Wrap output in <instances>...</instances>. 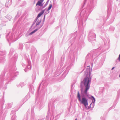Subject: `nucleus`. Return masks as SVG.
<instances>
[{"mask_svg":"<svg viewBox=\"0 0 120 120\" xmlns=\"http://www.w3.org/2000/svg\"><path fill=\"white\" fill-rule=\"evenodd\" d=\"M77 97L79 101L82 104H83L85 106H86L88 105L87 100L85 98H82V100H81L80 95L79 91L78 92Z\"/></svg>","mask_w":120,"mask_h":120,"instance_id":"nucleus-2","label":"nucleus"},{"mask_svg":"<svg viewBox=\"0 0 120 120\" xmlns=\"http://www.w3.org/2000/svg\"><path fill=\"white\" fill-rule=\"evenodd\" d=\"M52 7V4H50L48 8L47 9V11H48L50 10L51 8Z\"/></svg>","mask_w":120,"mask_h":120,"instance_id":"nucleus-6","label":"nucleus"},{"mask_svg":"<svg viewBox=\"0 0 120 120\" xmlns=\"http://www.w3.org/2000/svg\"><path fill=\"white\" fill-rule=\"evenodd\" d=\"M75 120H77V119H76Z\"/></svg>","mask_w":120,"mask_h":120,"instance_id":"nucleus-13","label":"nucleus"},{"mask_svg":"<svg viewBox=\"0 0 120 120\" xmlns=\"http://www.w3.org/2000/svg\"><path fill=\"white\" fill-rule=\"evenodd\" d=\"M42 2H41L39 0L37 3L36 5V6L37 5H39V6H41L43 5L42 4Z\"/></svg>","mask_w":120,"mask_h":120,"instance_id":"nucleus-4","label":"nucleus"},{"mask_svg":"<svg viewBox=\"0 0 120 120\" xmlns=\"http://www.w3.org/2000/svg\"><path fill=\"white\" fill-rule=\"evenodd\" d=\"M38 30V29H36L33 31L32 32L29 34L30 35H31L33 33L36 32Z\"/></svg>","mask_w":120,"mask_h":120,"instance_id":"nucleus-5","label":"nucleus"},{"mask_svg":"<svg viewBox=\"0 0 120 120\" xmlns=\"http://www.w3.org/2000/svg\"><path fill=\"white\" fill-rule=\"evenodd\" d=\"M41 20H40L38 21L37 22L36 25L37 26H38V25H39L41 23Z\"/></svg>","mask_w":120,"mask_h":120,"instance_id":"nucleus-7","label":"nucleus"},{"mask_svg":"<svg viewBox=\"0 0 120 120\" xmlns=\"http://www.w3.org/2000/svg\"><path fill=\"white\" fill-rule=\"evenodd\" d=\"M93 98L95 100V98H94V97H93Z\"/></svg>","mask_w":120,"mask_h":120,"instance_id":"nucleus-11","label":"nucleus"},{"mask_svg":"<svg viewBox=\"0 0 120 120\" xmlns=\"http://www.w3.org/2000/svg\"><path fill=\"white\" fill-rule=\"evenodd\" d=\"M119 77L120 78V74L119 75Z\"/></svg>","mask_w":120,"mask_h":120,"instance_id":"nucleus-12","label":"nucleus"},{"mask_svg":"<svg viewBox=\"0 0 120 120\" xmlns=\"http://www.w3.org/2000/svg\"><path fill=\"white\" fill-rule=\"evenodd\" d=\"M87 67V69L86 72H88L86 76L82 82L83 83L84 86L86 87L85 90L84 91V93L86 94H87V91L90 88L89 83L91 81V78L90 75V66H88Z\"/></svg>","mask_w":120,"mask_h":120,"instance_id":"nucleus-1","label":"nucleus"},{"mask_svg":"<svg viewBox=\"0 0 120 120\" xmlns=\"http://www.w3.org/2000/svg\"><path fill=\"white\" fill-rule=\"evenodd\" d=\"M114 68V67H113L112 69V70H113Z\"/></svg>","mask_w":120,"mask_h":120,"instance_id":"nucleus-10","label":"nucleus"},{"mask_svg":"<svg viewBox=\"0 0 120 120\" xmlns=\"http://www.w3.org/2000/svg\"><path fill=\"white\" fill-rule=\"evenodd\" d=\"M44 12V11H42L40 12L38 14V16H37V18H38L40 17L41 16V15L43 14Z\"/></svg>","mask_w":120,"mask_h":120,"instance_id":"nucleus-3","label":"nucleus"},{"mask_svg":"<svg viewBox=\"0 0 120 120\" xmlns=\"http://www.w3.org/2000/svg\"><path fill=\"white\" fill-rule=\"evenodd\" d=\"M118 59L120 61V54L119 55V57L118 58Z\"/></svg>","mask_w":120,"mask_h":120,"instance_id":"nucleus-8","label":"nucleus"},{"mask_svg":"<svg viewBox=\"0 0 120 120\" xmlns=\"http://www.w3.org/2000/svg\"><path fill=\"white\" fill-rule=\"evenodd\" d=\"M44 0H40L39 1L42 3Z\"/></svg>","mask_w":120,"mask_h":120,"instance_id":"nucleus-9","label":"nucleus"}]
</instances>
